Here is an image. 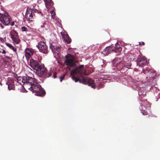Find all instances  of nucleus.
Wrapping results in <instances>:
<instances>
[{"mask_svg":"<svg viewBox=\"0 0 160 160\" xmlns=\"http://www.w3.org/2000/svg\"><path fill=\"white\" fill-rule=\"evenodd\" d=\"M84 69V65H82L73 69L71 72L72 79L75 82L79 81L80 83L88 85L93 88H95L96 86L94 81L88 78H85L82 76L83 75H87Z\"/></svg>","mask_w":160,"mask_h":160,"instance_id":"f257e3e1","label":"nucleus"},{"mask_svg":"<svg viewBox=\"0 0 160 160\" xmlns=\"http://www.w3.org/2000/svg\"><path fill=\"white\" fill-rule=\"evenodd\" d=\"M36 71L38 76L42 78H49L52 76V77L53 78H56L57 77L56 72H53L52 70H48L43 64H41L36 70Z\"/></svg>","mask_w":160,"mask_h":160,"instance_id":"f03ea898","label":"nucleus"},{"mask_svg":"<svg viewBox=\"0 0 160 160\" xmlns=\"http://www.w3.org/2000/svg\"><path fill=\"white\" fill-rule=\"evenodd\" d=\"M33 92H36L35 94L36 95L42 96L45 94V92L44 89L42 88L41 85L39 84L38 82L36 84L32 85V87H30V89H29Z\"/></svg>","mask_w":160,"mask_h":160,"instance_id":"7ed1b4c3","label":"nucleus"},{"mask_svg":"<svg viewBox=\"0 0 160 160\" xmlns=\"http://www.w3.org/2000/svg\"><path fill=\"white\" fill-rule=\"evenodd\" d=\"M2 6H1V9L2 12H1V22L5 25H7L10 22V18L8 13L6 12L4 8H2Z\"/></svg>","mask_w":160,"mask_h":160,"instance_id":"20e7f679","label":"nucleus"},{"mask_svg":"<svg viewBox=\"0 0 160 160\" xmlns=\"http://www.w3.org/2000/svg\"><path fill=\"white\" fill-rule=\"evenodd\" d=\"M39 11L34 8H29L27 9L26 15L25 18L27 20L30 21H33V17L35 15V13H38Z\"/></svg>","mask_w":160,"mask_h":160,"instance_id":"39448f33","label":"nucleus"},{"mask_svg":"<svg viewBox=\"0 0 160 160\" xmlns=\"http://www.w3.org/2000/svg\"><path fill=\"white\" fill-rule=\"evenodd\" d=\"M143 72L145 74H146L148 75L149 77L151 80L155 78L157 76L156 71L153 69H152L148 68H146L143 70Z\"/></svg>","mask_w":160,"mask_h":160,"instance_id":"423d86ee","label":"nucleus"},{"mask_svg":"<svg viewBox=\"0 0 160 160\" xmlns=\"http://www.w3.org/2000/svg\"><path fill=\"white\" fill-rule=\"evenodd\" d=\"M66 60L65 61L67 65L72 67L75 66V63L73 62L74 56L70 54H68L65 56Z\"/></svg>","mask_w":160,"mask_h":160,"instance_id":"0eeeda50","label":"nucleus"},{"mask_svg":"<svg viewBox=\"0 0 160 160\" xmlns=\"http://www.w3.org/2000/svg\"><path fill=\"white\" fill-rule=\"evenodd\" d=\"M37 46L40 52L45 54L48 53V48L44 42H40L38 43V45Z\"/></svg>","mask_w":160,"mask_h":160,"instance_id":"6e6552de","label":"nucleus"},{"mask_svg":"<svg viewBox=\"0 0 160 160\" xmlns=\"http://www.w3.org/2000/svg\"><path fill=\"white\" fill-rule=\"evenodd\" d=\"M28 65L33 69L36 70L41 65V62L33 59H30L28 62Z\"/></svg>","mask_w":160,"mask_h":160,"instance_id":"1a4fd4ad","label":"nucleus"},{"mask_svg":"<svg viewBox=\"0 0 160 160\" xmlns=\"http://www.w3.org/2000/svg\"><path fill=\"white\" fill-rule=\"evenodd\" d=\"M27 78H28L27 82L25 84V87L28 89H30V87H32V85L36 84L37 82L35 79L28 76Z\"/></svg>","mask_w":160,"mask_h":160,"instance_id":"9d476101","label":"nucleus"},{"mask_svg":"<svg viewBox=\"0 0 160 160\" xmlns=\"http://www.w3.org/2000/svg\"><path fill=\"white\" fill-rule=\"evenodd\" d=\"M147 63V59L146 58L141 55L138 56L137 64L139 66L142 67L146 65Z\"/></svg>","mask_w":160,"mask_h":160,"instance_id":"9b49d317","label":"nucleus"},{"mask_svg":"<svg viewBox=\"0 0 160 160\" xmlns=\"http://www.w3.org/2000/svg\"><path fill=\"white\" fill-rule=\"evenodd\" d=\"M10 34L11 36V38L13 42L16 44H18L20 42V40L19 38L18 33L16 31H14L13 32H11Z\"/></svg>","mask_w":160,"mask_h":160,"instance_id":"f8f14e48","label":"nucleus"},{"mask_svg":"<svg viewBox=\"0 0 160 160\" xmlns=\"http://www.w3.org/2000/svg\"><path fill=\"white\" fill-rule=\"evenodd\" d=\"M50 48L52 50L54 53L58 55L60 52L61 48L59 45H52L51 43L50 45Z\"/></svg>","mask_w":160,"mask_h":160,"instance_id":"ddd939ff","label":"nucleus"},{"mask_svg":"<svg viewBox=\"0 0 160 160\" xmlns=\"http://www.w3.org/2000/svg\"><path fill=\"white\" fill-rule=\"evenodd\" d=\"M140 109L142 110V113L143 115H149V114L151 113V110L150 108L146 107V106L141 105Z\"/></svg>","mask_w":160,"mask_h":160,"instance_id":"4468645a","label":"nucleus"},{"mask_svg":"<svg viewBox=\"0 0 160 160\" xmlns=\"http://www.w3.org/2000/svg\"><path fill=\"white\" fill-rule=\"evenodd\" d=\"M118 59V58L116 59L115 58L113 60V63L114 64H116V66L117 69L120 70L124 67V62L118 61L116 62Z\"/></svg>","mask_w":160,"mask_h":160,"instance_id":"2eb2a0df","label":"nucleus"},{"mask_svg":"<svg viewBox=\"0 0 160 160\" xmlns=\"http://www.w3.org/2000/svg\"><path fill=\"white\" fill-rule=\"evenodd\" d=\"M6 84L8 86V88L9 90L15 89V86L13 79L8 78Z\"/></svg>","mask_w":160,"mask_h":160,"instance_id":"dca6fc26","label":"nucleus"},{"mask_svg":"<svg viewBox=\"0 0 160 160\" xmlns=\"http://www.w3.org/2000/svg\"><path fill=\"white\" fill-rule=\"evenodd\" d=\"M2 59L3 62H2V65L4 66L9 65L10 62L11 61V58L8 56L5 55L2 56L1 57Z\"/></svg>","mask_w":160,"mask_h":160,"instance_id":"f3484780","label":"nucleus"},{"mask_svg":"<svg viewBox=\"0 0 160 160\" xmlns=\"http://www.w3.org/2000/svg\"><path fill=\"white\" fill-rule=\"evenodd\" d=\"M114 50V47L109 46L106 47L103 51L102 53L103 55H106L110 53Z\"/></svg>","mask_w":160,"mask_h":160,"instance_id":"a211bd4d","label":"nucleus"},{"mask_svg":"<svg viewBox=\"0 0 160 160\" xmlns=\"http://www.w3.org/2000/svg\"><path fill=\"white\" fill-rule=\"evenodd\" d=\"M25 55L27 60H28L32 55L34 52L33 50L31 48H28L25 49Z\"/></svg>","mask_w":160,"mask_h":160,"instance_id":"6ab92c4d","label":"nucleus"},{"mask_svg":"<svg viewBox=\"0 0 160 160\" xmlns=\"http://www.w3.org/2000/svg\"><path fill=\"white\" fill-rule=\"evenodd\" d=\"M138 53L136 52L131 53L128 54V59L130 61L135 60L137 57Z\"/></svg>","mask_w":160,"mask_h":160,"instance_id":"aec40b11","label":"nucleus"},{"mask_svg":"<svg viewBox=\"0 0 160 160\" xmlns=\"http://www.w3.org/2000/svg\"><path fill=\"white\" fill-rule=\"evenodd\" d=\"M46 7L48 9H50L53 6V2L52 0H47L45 2Z\"/></svg>","mask_w":160,"mask_h":160,"instance_id":"412c9836","label":"nucleus"},{"mask_svg":"<svg viewBox=\"0 0 160 160\" xmlns=\"http://www.w3.org/2000/svg\"><path fill=\"white\" fill-rule=\"evenodd\" d=\"M63 38L64 41L67 43H70L71 42V39L68 34H63Z\"/></svg>","mask_w":160,"mask_h":160,"instance_id":"4be33fe9","label":"nucleus"},{"mask_svg":"<svg viewBox=\"0 0 160 160\" xmlns=\"http://www.w3.org/2000/svg\"><path fill=\"white\" fill-rule=\"evenodd\" d=\"M141 105H143L146 106V107L150 108V104L147 100L142 99L141 100Z\"/></svg>","mask_w":160,"mask_h":160,"instance_id":"5701e85b","label":"nucleus"},{"mask_svg":"<svg viewBox=\"0 0 160 160\" xmlns=\"http://www.w3.org/2000/svg\"><path fill=\"white\" fill-rule=\"evenodd\" d=\"M138 94L140 96V98H142V97H145L146 95V92L145 91H142L141 89L138 92Z\"/></svg>","mask_w":160,"mask_h":160,"instance_id":"b1692460","label":"nucleus"},{"mask_svg":"<svg viewBox=\"0 0 160 160\" xmlns=\"http://www.w3.org/2000/svg\"><path fill=\"white\" fill-rule=\"evenodd\" d=\"M31 59H33L34 60H35L37 61H39V57L37 55L36 53H33Z\"/></svg>","mask_w":160,"mask_h":160,"instance_id":"393cba45","label":"nucleus"},{"mask_svg":"<svg viewBox=\"0 0 160 160\" xmlns=\"http://www.w3.org/2000/svg\"><path fill=\"white\" fill-rule=\"evenodd\" d=\"M124 67H126L127 68H129L131 66V63L130 62L128 61L127 62L125 63L124 62Z\"/></svg>","mask_w":160,"mask_h":160,"instance_id":"a878e982","label":"nucleus"},{"mask_svg":"<svg viewBox=\"0 0 160 160\" xmlns=\"http://www.w3.org/2000/svg\"><path fill=\"white\" fill-rule=\"evenodd\" d=\"M27 77H28V76H27V77H24L23 78H22V82L23 83L25 86L26 83L27 82L28 78H27Z\"/></svg>","mask_w":160,"mask_h":160,"instance_id":"bb28decb","label":"nucleus"},{"mask_svg":"<svg viewBox=\"0 0 160 160\" xmlns=\"http://www.w3.org/2000/svg\"><path fill=\"white\" fill-rule=\"evenodd\" d=\"M51 14L52 18V19H54L55 18V12L54 11H52L51 12Z\"/></svg>","mask_w":160,"mask_h":160,"instance_id":"cd10ccee","label":"nucleus"},{"mask_svg":"<svg viewBox=\"0 0 160 160\" xmlns=\"http://www.w3.org/2000/svg\"><path fill=\"white\" fill-rule=\"evenodd\" d=\"M22 78L18 77L17 79V82L21 84V82L22 81Z\"/></svg>","mask_w":160,"mask_h":160,"instance_id":"c85d7f7f","label":"nucleus"},{"mask_svg":"<svg viewBox=\"0 0 160 160\" xmlns=\"http://www.w3.org/2000/svg\"><path fill=\"white\" fill-rule=\"evenodd\" d=\"M115 48H117L118 49H119L120 48L119 44L118 43H117L115 45V47H114V49Z\"/></svg>","mask_w":160,"mask_h":160,"instance_id":"c756f323","label":"nucleus"},{"mask_svg":"<svg viewBox=\"0 0 160 160\" xmlns=\"http://www.w3.org/2000/svg\"><path fill=\"white\" fill-rule=\"evenodd\" d=\"M27 28L25 27H22L21 28V30L23 32L27 31Z\"/></svg>","mask_w":160,"mask_h":160,"instance_id":"7c9ffc66","label":"nucleus"},{"mask_svg":"<svg viewBox=\"0 0 160 160\" xmlns=\"http://www.w3.org/2000/svg\"><path fill=\"white\" fill-rule=\"evenodd\" d=\"M58 78H59V79L60 80V82H62V80L64 78V75L63 76H59Z\"/></svg>","mask_w":160,"mask_h":160,"instance_id":"2f4dec72","label":"nucleus"},{"mask_svg":"<svg viewBox=\"0 0 160 160\" xmlns=\"http://www.w3.org/2000/svg\"><path fill=\"white\" fill-rule=\"evenodd\" d=\"M10 49H12L13 50V51L14 52H16L17 51V49L15 48L13 46H12L11 47V48H10Z\"/></svg>","mask_w":160,"mask_h":160,"instance_id":"473e14b6","label":"nucleus"},{"mask_svg":"<svg viewBox=\"0 0 160 160\" xmlns=\"http://www.w3.org/2000/svg\"><path fill=\"white\" fill-rule=\"evenodd\" d=\"M6 44L7 46L8 47H9L10 48H11V47L12 46V45L8 43H6Z\"/></svg>","mask_w":160,"mask_h":160,"instance_id":"72a5a7b5","label":"nucleus"},{"mask_svg":"<svg viewBox=\"0 0 160 160\" xmlns=\"http://www.w3.org/2000/svg\"><path fill=\"white\" fill-rule=\"evenodd\" d=\"M2 53L3 54H5L6 53V52L5 50H3L2 51Z\"/></svg>","mask_w":160,"mask_h":160,"instance_id":"f704fd0d","label":"nucleus"},{"mask_svg":"<svg viewBox=\"0 0 160 160\" xmlns=\"http://www.w3.org/2000/svg\"><path fill=\"white\" fill-rule=\"evenodd\" d=\"M14 22L13 21L12 22V23H11V26H13V25H14Z\"/></svg>","mask_w":160,"mask_h":160,"instance_id":"c9c22d12","label":"nucleus"},{"mask_svg":"<svg viewBox=\"0 0 160 160\" xmlns=\"http://www.w3.org/2000/svg\"><path fill=\"white\" fill-rule=\"evenodd\" d=\"M1 41L3 42L4 41V40L3 38H1Z\"/></svg>","mask_w":160,"mask_h":160,"instance_id":"e433bc0d","label":"nucleus"},{"mask_svg":"<svg viewBox=\"0 0 160 160\" xmlns=\"http://www.w3.org/2000/svg\"><path fill=\"white\" fill-rule=\"evenodd\" d=\"M141 43H142V45H145V43H144V42H141Z\"/></svg>","mask_w":160,"mask_h":160,"instance_id":"4c0bfd02","label":"nucleus"},{"mask_svg":"<svg viewBox=\"0 0 160 160\" xmlns=\"http://www.w3.org/2000/svg\"><path fill=\"white\" fill-rule=\"evenodd\" d=\"M16 76H17V74H14V77H16Z\"/></svg>","mask_w":160,"mask_h":160,"instance_id":"58836bf2","label":"nucleus"},{"mask_svg":"<svg viewBox=\"0 0 160 160\" xmlns=\"http://www.w3.org/2000/svg\"><path fill=\"white\" fill-rule=\"evenodd\" d=\"M64 34H63L62 32H61V35L63 37V35Z\"/></svg>","mask_w":160,"mask_h":160,"instance_id":"ea45409f","label":"nucleus"},{"mask_svg":"<svg viewBox=\"0 0 160 160\" xmlns=\"http://www.w3.org/2000/svg\"><path fill=\"white\" fill-rule=\"evenodd\" d=\"M1 27H2V28H3V27L2 26V25H1Z\"/></svg>","mask_w":160,"mask_h":160,"instance_id":"a19ab883","label":"nucleus"},{"mask_svg":"<svg viewBox=\"0 0 160 160\" xmlns=\"http://www.w3.org/2000/svg\"><path fill=\"white\" fill-rule=\"evenodd\" d=\"M44 2H45L46 1H47V0H43Z\"/></svg>","mask_w":160,"mask_h":160,"instance_id":"79ce46f5","label":"nucleus"},{"mask_svg":"<svg viewBox=\"0 0 160 160\" xmlns=\"http://www.w3.org/2000/svg\"><path fill=\"white\" fill-rule=\"evenodd\" d=\"M148 77H146V78H147V79H148Z\"/></svg>","mask_w":160,"mask_h":160,"instance_id":"37998d69","label":"nucleus"},{"mask_svg":"<svg viewBox=\"0 0 160 160\" xmlns=\"http://www.w3.org/2000/svg\"><path fill=\"white\" fill-rule=\"evenodd\" d=\"M139 44H140V45H141V42H139Z\"/></svg>","mask_w":160,"mask_h":160,"instance_id":"c03bdc74","label":"nucleus"},{"mask_svg":"<svg viewBox=\"0 0 160 160\" xmlns=\"http://www.w3.org/2000/svg\"><path fill=\"white\" fill-rule=\"evenodd\" d=\"M41 27H42V28H43V26H42V25L41 26Z\"/></svg>","mask_w":160,"mask_h":160,"instance_id":"a18cd8bd","label":"nucleus"}]
</instances>
